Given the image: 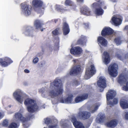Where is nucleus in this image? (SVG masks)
Returning <instances> with one entry per match:
<instances>
[{"label":"nucleus","instance_id":"nucleus-1","mask_svg":"<svg viewBox=\"0 0 128 128\" xmlns=\"http://www.w3.org/2000/svg\"><path fill=\"white\" fill-rule=\"evenodd\" d=\"M50 84L51 85L53 84L54 86L56 88H55V90H50L49 92V95L52 98H53L62 94L63 89L62 88V81L60 79L55 80L53 83Z\"/></svg>","mask_w":128,"mask_h":128},{"label":"nucleus","instance_id":"nucleus-2","mask_svg":"<svg viewBox=\"0 0 128 128\" xmlns=\"http://www.w3.org/2000/svg\"><path fill=\"white\" fill-rule=\"evenodd\" d=\"M116 94V92L114 90H110L108 91L106 95L107 104H117L118 100L117 98H114L113 102L110 101V100L113 99Z\"/></svg>","mask_w":128,"mask_h":128},{"label":"nucleus","instance_id":"nucleus-3","mask_svg":"<svg viewBox=\"0 0 128 128\" xmlns=\"http://www.w3.org/2000/svg\"><path fill=\"white\" fill-rule=\"evenodd\" d=\"M118 67V64L114 63L110 64L109 66L108 70L109 74L111 76L115 77L117 75Z\"/></svg>","mask_w":128,"mask_h":128},{"label":"nucleus","instance_id":"nucleus-4","mask_svg":"<svg viewBox=\"0 0 128 128\" xmlns=\"http://www.w3.org/2000/svg\"><path fill=\"white\" fill-rule=\"evenodd\" d=\"M96 72V70L94 65H91L89 68H86L84 76L85 78L87 79L89 78Z\"/></svg>","mask_w":128,"mask_h":128},{"label":"nucleus","instance_id":"nucleus-5","mask_svg":"<svg viewBox=\"0 0 128 128\" xmlns=\"http://www.w3.org/2000/svg\"><path fill=\"white\" fill-rule=\"evenodd\" d=\"M92 6L95 9V14L98 16L102 15L104 13V10L102 8L101 4H98L96 2L93 3Z\"/></svg>","mask_w":128,"mask_h":128},{"label":"nucleus","instance_id":"nucleus-6","mask_svg":"<svg viewBox=\"0 0 128 128\" xmlns=\"http://www.w3.org/2000/svg\"><path fill=\"white\" fill-rule=\"evenodd\" d=\"M90 112L86 111H80L76 115L77 118H81L85 120L90 118Z\"/></svg>","mask_w":128,"mask_h":128},{"label":"nucleus","instance_id":"nucleus-7","mask_svg":"<svg viewBox=\"0 0 128 128\" xmlns=\"http://www.w3.org/2000/svg\"><path fill=\"white\" fill-rule=\"evenodd\" d=\"M106 80L102 77L100 76L99 78V80L97 82V84L98 87L101 88L100 89V92H103L104 89L106 86Z\"/></svg>","mask_w":128,"mask_h":128},{"label":"nucleus","instance_id":"nucleus-8","mask_svg":"<svg viewBox=\"0 0 128 128\" xmlns=\"http://www.w3.org/2000/svg\"><path fill=\"white\" fill-rule=\"evenodd\" d=\"M12 61L10 58L5 57L0 58V64L3 67H6L8 64L12 62Z\"/></svg>","mask_w":128,"mask_h":128},{"label":"nucleus","instance_id":"nucleus-9","mask_svg":"<svg viewBox=\"0 0 128 128\" xmlns=\"http://www.w3.org/2000/svg\"><path fill=\"white\" fill-rule=\"evenodd\" d=\"M114 32L113 30L110 27H105L102 31L101 34L103 36L112 35Z\"/></svg>","mask_w":128,"mask_h":128},{"label":"nucleus","instance_id":"nucleus-10","mask_svg":"<svg viewBox=\"0 0 128 128\" xmlns=\"http://www.w3.org/2000/svg\"><path fill=\"white\" fill-rule=\"evenodd\" d=\"M87 41L86 37L83 35H81L78 39L76 42V44L82 46H86Z\"/></svg>","mask_w":128,"mask_h":128},{"label":"nucleus","instance_id":"nucleus-11","mask_svg":"<svg viewBox=\"0 0 128 128\" xmlns=\"http://www.w3.org/2000/svg\"><path fill=\"white\" fill-rule=\"evenodd\" d=\"M80 66L77 65L72 67L70 72V75L72 76L74 74L77 75L79 74L81 71Z\"/></svg>","mask_w":128,"mask_h":128},{"label":"nucleus","instance_id":"nucleus-12","mask_svg":"<svg viewBox=\"0 0 128 128\" xmlns=\"http://www.w3.org/2000/svg\"><path fill=\"white\" fill-rule=\"evenodd\" d=\"M21 8L22 12L26 15H29L30 14L32 7L30 5L24 4L22 5Z\"/></svg>","mask_w":128,"mask_h":128},{"label":"nucleus","instance_id":"nucleus-13","mask_svg":"<svg viewBox=\"0 0 128 128\" xmlns=\"http://www.w3.org/2000/svg\"><path fill=\"white\" fill-rule=\"evenodd\" d=\"M62 30L63 35L64 36L67 35L70 32V29L69 26L66 22L63 23Z\"/></svg>","mask_w":128,"mask_h":128},{"label":"nucleus","instance_id":"nucleus-14","mask_svg":"<svg viewBox=\"0 0 128 128\" xmlns=\"http://www.w3.org/2000/svg\"><path fill=\"white\" fill-rule=\"evenodd\" d=\"M82 51V48L79 46L72 48L70 51L71 54L74 55H77L81 54Z\"/></svg>","mask_w":128,"mask_h":128},{"label":"nucleus","instance_id":"nucleus-15","mask_svg":"<svg viewBox=\"0 0 128 128\" xmlns=\"http://www.w3.org/2000/svg\"><path fill=\"white\" fill-rule=\"evenodd\" d=\"M13 120L18 122L20 121L24 122L26 120L25 118H24L20 113H17L15 114L13 118Z\"/></svg>","mask_w":128,"mask_h":128},{"label":"nucleus","instance_id":"nucleus-16","mask_svg":"<svg viewBox=\"0 0 128 128\" xmlns=\"http://www.w3.org/2000/svg\"><path fill=\"white\" fill-rule=\"evenodd\" d=\"M98 42L99 44L101 45L102 46L106 47L108 44V41L105 38L102 36H99L97 39Z\"/></svg>","mask_w":128,"mask_h":128},{"label":"nucleus","instance_id":"nucleus-17","mask_svg":"<svg viewBox=\"0 0 128 128\" xmlns=\"http://www.w3.org/2000/svg\"><path fill=\"white\" fill-rule=\"evenodd\" d=\"M73 97V95L72 94H70L67 97L65 98L64 100L63 98H61L60 100V102L62 103H71Z\"/></svg>","mask_w":128,"mask_h":128},{"label":"nucleus","instance_id":"nucleus-18","mask_svg":"<svg viewBox=\"0 0 128 128\" xmlns=\"http://www.w3.org/2000/svg\"><path fill=\"white\" fill-rule=\"evenodd\" d=\"M118 123V121L116 120H113L108 122L105 124V125L107 127L113 128L115 127Z\"/></svg>","mask_w":128,"mask_h":128},{"label":"nucleus","instance_id":"nucleus-19","mask_svg":"<svg viewBox=\"0 0 128 128\" xmlns=\"http://www.w3.org/2000/svg\"><path fill=\"white\" fill-rule=\"evenodd\" d=\"M80 12L83 14L87 16L91 15V12L90 9L87 7L84 6L80 10Z\"/></svg>","mask_w":128,"mask_h":128},{"label":"nucleus","instance_id":"nucleus-20","mask_svg":"<svg viewBox=\"0 0 128 128\" xmlns=\"http://www.w3.org/2000/svg\"><path fill=\"white\" fill-rule=\"evenodd\" d=\"M127 76L126 74H120L118 78V82L122 84L126 82L127 80Z\"/></svg>","mask_w":128,"mask_h":128},{"label":"nucleus","instance_id":"nucleus-21","mask_svg":"<svg viewBox=\"0 0 128 128\" xmlns=\"http://www.w3.org/2000/svg\"><path fill=\"white\" fill-rule=\"evenodd\" d=\"M88 96V94H84L81 96L77 97L75 99V101L76 103L79 102L86 99Z\"/></svg>","mask_w":128,"mask_h":128},{"label":"nucleus","instance_id":"nucleus-22","mask_svg":"<svg viewBox=\"0 0 128 128\" xmlns=\"http://www.w3.org/2000/svg\"><path fill=\"white\" fill-rule=\"evenodd\" d=\"M38 108L37 104H29L27 106V109L28 112L32 113L36 111Z\"/></svg>","mask_w":128,"mask_h":128},{"label":"nucleus","instance_id":"nucleus-23","mask_svg":"<svg viewBox=\"0 0 128 128\" xmlns=\"http://www.w3.org/2000/svg\"><path fill=\"white\" fill-rule=\"evenodd\" d=\"M103 54L104 56V62L106 65H107L110 61V58L109 54L106 52H104Z\"/></svg>","mask_w":128,"mask_h":128},{"label":"nucleus","instance_id":"nucleus-24","mask_svg":"<svg viewBox=\"0 0 128 128\" xmlns=\"http://www.w3.org/2000/svg\"><path fill=\"white\" fill-rule=\"evenodd\" d=\"M43 4V2L40 0H33L32 1L33 6L36 8L41 7Z\"/></svg>","mask_w":128,"mask_h":128},{"label":"nucleus","instance_id":"nucleus-25","mask_svg":"<svg viewBox=\"0 0 128 128\" xmlns=\"http://www.w3.org/2000/svg\"><path fill=\"white\" fill-rule=\"evenodd\" d=\"M13 96L14 98L18 102L21 103L22 102V100L21 99V96L18 92H16L14 93Z\"/></svg>","mask_w":128,"mask_h":128},{"label":"nucleus","instance_id":"nucleus-26","mask_svg":"<svg viewBox=\"0 0 128 128\" xmlns=\"http://www.w3.org/2000/svg\"><path fill=\"white\" fill-rule=\"evenodd\" d=\"M100 106L99 104H93L88 108V109L92 113H93L98 109Z\"/></svg>","mask_w":128,"mask_h":128},{"label":"nucleus","instance_id":"nucleus-27","mask_svg":"<svg viewBox=\"0 0 128 128\" xmlns=\"http://www.w3.org/2000/svg\"><path fill=\"white\" fill-rule=\"evenodd\" d=\"M112 20L116 26H118L120 25L121 24L122 20L121 18H117L116 16H114L112 18Z\"/></svg>","mask_w":128,"mask_h":128},{"label":"nucleus","instance_id":"nucleus-28","mask_svg":"<svg viewBox=\"0 0 128 128\" xmlns=\"http://www.w3.org/2000/svg\"><path fill=\"white\" fill-rule=\"evenodd\" d=\"M55 9L58 12L61 13H64V12L68 11L67 9H64L63 8L62 6L59 4H56L55 6Z\"/></svg>","mask_w":128,"mask_h":128},{"label":"nucleus","instance_id":"nucleus-29","mask_svg":"<svg viewBox=\"0 0 128 128\" xmlns=\"http://www.w3.org/2000/svg\"><path fill=\"white\" fill-rule=\"evenodd\" d=\"M104 118V114L100 113L98 115L96 120V122L98 123L102 122L103 121Z\"/></svg>","mask_w":128,"mask_h":128},{"label":"nucleus","instance_id":"nucleus-30","mask_svg":"<svg viewBox=\"0 0 128 128\" xmlns=\"http://www.w3.org/2000/svg\"><path fill=\"white\" fill-rule=\"evenodd\" d=\"M24 104H36L35 100L30 98H26L24 101Z\"/></svg>","mask_w":128,"mask_h":128},{"label":"nucleus","instance_id":"nucleus-31","mask_svg":"<svg viewBox=\"0 0 128 128\" xmlns=\"http://www.w3.org/2000/svg\"><path fill=\"white\" fill-rule=\"evenodd\" d=\"M74 125L76 128H87L85 127L80 122H74Z\"/></svg>","mask_w":128,"mask_h":128},{"label":"nucleus","instance_id":"nucleus-32","mask_svg":"<svg viewBox=\"0 0 128 128\" xmlns=\"http://www.w3.org/2000/svg\"><path fill=\"white\" fill-rule=\"evenodd\" d=\"M64 4L66 6H74L75 8H76V6L74 5V3L70 0H66L65 1Z\"/></svg>","mask_w":128,"mask_h":128},{"label":"nucleus","instance_id":"nucleus-33","mask_svg":"<svg viewBox=\"0 0 128 128\" xmlns=\"http://www.w3.org/2000/svg\"><path fill=\"white\" fill-rule=\"evenodd\" d=\"M34 25L36 29L41 28L42 27V24L40 21L37 20L35 21Z\"/></svg>","mask_w":128,"mask_h":128},{"label":"nucleus","instance_id":"nucleus-34","mask_svg":"<svg viewBox=\"0 0 128 128\" xmlns=\"http://www.w3.org/2000/svg\"><path fill=\"white\" fill-rule=\"evenodd\" d=\"M33 30V28L32 27L28 26L26 28V29L24 33L28 36H30V32Z\"/></svg>","mask_w":128,"mask_h":128},{"label":"nucleus","instance_id":"nucleus-35","mask_svg":"<svg viewBox=\"0 0 128 128\" xmlns=\"http://www.w3.org/2000/svg\"><path fill=\"white\" fill-rule=\"evenodd\" d=\"M60 30V28H56L52 32V34L54 36H56L59 34V31Z\"/></svg>","mask_w":128,"mask_h":128},{"label":"nucleus","instance_id":"nucleus-36","mask_svg":"<svg viewBox=\"0 0 128 128\" xmlns=\"http://www.w3.org/2000/svg\"><path fill=\"white\" fill-rule=\"evenodd\" d=\"M18 126L17 124L15 123H12L8 126V128H17Z\"/></svg>","mask_w":128,"mask_h":128},{"label":"nucleus","instance_id":"nucleus-37","mask_svg":"<svg viewBox=\"0 0 128 128\" xmlns=\"http://www.w3.org/2000/svg\"><path fill=\"white\" fill-rule=\"evenodd\" d=\"M55 40H56V42L55 43V46L57 49H58L59 47V38L58 37L56 38Z\"/></svg>","mask_w":128,"mask_h":128},{"label":"nucleus","instance_id":"nucleus-38","mask_svg":"<svg viewBox=\"0 0 128 128\" xmlns=\"http://www.w3.org/2000/svg\"><path fill=\"white\" fill-rule=\"evenodd\" d=\"M44 121L45 123L46 124H48L52 122V121L51 119L48 118L44 119Z\"/></svg>","mask_w":128,"mask_h":128},{"label":"nucleus","instance_id":"nucleus-39","mask_svg":"<svg viewBox=\"0 0 128 128\" xmlns=\"http://www.w3.org/2000/svg\"><path fill=\"white\" fill-rule=\"evenodd\" d=\"M8 120H4L2 123V125L3 126H7L8 124Z\"/></svg>","mask_w":128,"mask_h":128},{"label":"nucleus","instance_id":"nucleus-40","mask_svg":"<svg viewBox=\"0 0 128 128\" xmlns=\"http://www.w3.org/2000/svg\"><path fill=\"white\" fill-rule=\"evenodd\" d=\"M114 42L118 44H120L121 43L120 39L118 38H116L114 40Z\"/></svg>","mask_w":128,"mask_h":128},{"label":"nucleus","instance_id":"nucleus-41","mask_svg":"<svg viewBox=\"0 0 128 128\" xmlns=\"http://www.w3.org/2000/svg\"><path fill=\"white\" fill-rule=\"evenodd\" d=\"M120 104H128V103L126 100L125 99H122L120 101Z\"/></svg>","mask_w":128,"mask_h":128},{"label":"nucleus","instance_id":"nucleus-42","mask_svg":"<svg viewBox=\"0 0 128 128\" xmlns=\"http://www.w3.org/2000/svg\"><path fill=\"white\" fill-rule=\"evenodd\" d=\"M72 84H73L76 86H77L79 84V82L76 79H74L73 80Z\"/></svg>","mask_w":128,"mask_h":128},{"label":"nucleus","instance_id":"nucleus-43","mask_svg":"<svg viewBox=\"0 0 128 128\" xmlns=\"http://www.w3.org/2000/svg\"><path fill=\"white\" fill-rule=\"evenodd\" d=\"M123 89L126 91L128 90V82L126 83V86H124L123 87Z\"/></svg>","mask_w":128,"mask_h":128},{"label":"nucleus","instance_id":"nucleus-44","mask_svg":"<svg viewBox=\"0 0 128 128\" xmlns=\"http://www.w3.org/2000/svg\"><path fill=\"white\" fill-rule=\"evenodd\" d=\"M121 108L123 109L128 108V104H120Z\"/></svg>","mask_w":128,"mask_h":128},{"label":"nucleus","instance_id":"nucleus-45","mask_svg":"<svg viewBox=\"0 0 128 128\" xmlns=\"http://www.w3.org/2000/svg\"><path fill=\"white\" fill-rule=\"evenodd\" d=\"M72 122L73 123V124H74V122H78V121H76V118L73 116L72 118Z\"/></svg>","mask_w":128,"mask_h":128},{"label":"nucleus","instance_id":"nucleus-46","mask_svg":"<svg viewBox=\"0 0 128 128\" xmlns=\"http://www.w3.org/2000/svg\"><path fill=\"white\" fill-rule=\"evenodd\" d=\"M124 118L126 120H128V112H125Z\"/></svg>","mask_w":128,"mask_h":128},{"label":"nucleus","instance_id":"nucleus-47","mask_svg":"<svg viewBox=\"0 0 128 128\" xmlns=\"http://www.w3.org/2000/svg\"><path fill=\"white\" fill-rule=\"evenodd\" d=\"M49 128H58L57 126L55 124L54 125H52L48 126Z\"/></svg>","mask_w":128,"mask_h":128},{"label":"nucleus","instance_id":"nucleus-48","mask_svg":"<svg viewBox=\"0 0 128 128\" xmlns=\"http://www.w3.org/2000/svg\"><path fill=\"white\" fill-rule=\"evenodd\" d=\"M83 24L84 26V27L85 28H88L89 27V24L88 23H84Z\"/></svg>","mask_w":128,"mask_h":128},{"label":"nucleus","instance_id":"nucleus-49","mask_svg":"<svg viewBox=\"0 0 128 128\" xmlns=\"http://www.w3.org/2000/svg\"><path fill=\"white\" fill-rule=\"evenodd\" d=\"M62 128H69V126L68 125L66 124H62Z\"/></svg>","mask_w":128,"mask_h":128},{"label":"nucleus","instance_id":"nucleus-50","mask_svg":"<svg viewBox=\"0 0 128 128\" xmlns=\"http://www.w3.org/2000/svg\"><path fill=\"white\" fill-rule=\"evenodd\" d=\"M38 60V58H36L33 60V62L34 63H36Z\"/></svg>","mask_w":128,"mask_h":128},{"label":"nucleus","instance_id":"nucleus-51","mask_svg":"<svg viewBox=\"0 0 128 128\" xmlns=\"http://www.w3.org/2000/svg\"><path fill=\"white\" fill-rule=\"evenodd\" d=\"M115 56L118 58L120 60L121 59L122 57L119 54H116Z\"/></svg>","mask_w":128,"mask_h":128},{"label":"nucleus","instance_id":"nucleus-52","mask_svg":"<svg viewBox=\"0 0 128 128\" xmlns=\"http://www.w3.org/2000/svg\"><path fill=\"white\" fill-rule=\"evenodd\" d=\"M97 2H96L98 4H101V6H102V3L101 1L100 0H95Z\"/></svg>","mask_w":128,"mask_h":128},{"label":"nucleus","instance_id":"nucleus-53","mask_svg":"<svg viewBox=\"0 0 128 128\" xmlns=\"http://www.w3.org/2000/svg\"><path fill=\"white\" fill-rule=\"evenodd\" d=\"M58 20H60V22H61L59 18L58 19H54V22L55 23H56L58 21Z\"/></svg>","mask_w":128,"mask_h":128},{"label":"nucleus","instance_id":"nucleus-54","mask_svg":"<svg viewBox=\"0 0 128 128\" xmlns=\"http://www.w3.org/2000/svg\"><path fill=\"white\" fill-rule=\"evenodd\" d=\"M24 72L26 73H29L30 72V71L27 69H25L24 70Z\"/></svg>","mask_w":128,"mask_h":128},{"label":"nucleus","instance_id":"nucleus-55","mask_svg":"<svg viewBox=\"0 0 128 128\" xmlns=\"http://www.w3.org/2000/svg\"><path fill=\"white\" fill-rule=\"evenodd\" d=\"M23 125L25 127V128H27L28 126V124H24V123H23Z\"/></svg>","mask_w":128,"mask_h":128},{"label":"nucleus","instance_id":"nucleus-56","mask_svg":"<svg viewBox=\"0 0 128 128\" xmlns=\"http://www.w3.org/2000/svg\"><path fill=\"white\" fill-rule=\"evenodd\" d=\"M4 116V115L2 114L0 112V119L2 118Z\"/></svg>","mask_w":128,"mask_h":128},{"label":"nucleus","instance_id":"nucleus-57","mask_svg":"<svg viewBox=\"0 0 128 128\" xmlns=\"http://www.w3.org/2000/svg\"><path fill=\"white\" fill-rule=\"evenodd\" d=\"M124 29L126 30H128V25L126 26H125Z\"/></svg>","mask_w":128,"mask_h":128},{"label":"nucleus","instance_id":"nucleus-58","mask_svg":"<svg viewBox=\"0 0 128 128\" xmlns=\"http://www.w3.org/2000/svg\"><path fill=\"white\" fill-rule=\"evenodd\" d=\"M42 54H41V53H39L38 54H37V55L38 56H40L42 55Z\"/></svg>","mask_w":128,"mask_h":128},{"label":"nucleus","instance_id":"nucleus-59","mask_svg":"<svg viewBox=\"0 0 128 128\" xmlns=\"http://www.w3.org/2000/svg\"><path fill=\"white\" fill-rule=\"evenodd\" d=\"M77 1L79 2H82L83 0H76Z\"/></svg>","mask_w":128,"mask_h":128},{"label":"nucleus","instance_id":"nucleus-60","mask_svg":"<svg viewBox=\"0 0 128 128\" xmlns=\"http://www.w3.org/2000/svg\"><path fill=\"white\" fill-rule=\"evenodd\" d=\"M73 61L74 62V63H76V60H73Z\"/></svg>","mask_w":128,"mask_h":128},{"label":"nucleus","instance_id":"nucleus-61","mask_svg":"<svg viewBox=\"0 0 128 128\" xmlns=\"http://www.w3.org/2000/svg\"><path fill=\"white\" fill-rule=\"evenodd\" d=\"M106 6H105L104 8V9H106Z\"/></svg>","mask_w":128,"mask_h":128},{"label":"nucleus","instance_id":"nucleus-62","mask_svg":"<svg viewBox=\"0 0 128 128\" xmlns=\"http://www.w3.org/2000/svg\"><path fill=\"white\" fill-rule=\"evenodd\" d=\"M41 31H43V29H42L41 30Z\"/></svg>","mask_w":128,"mask_h":128},{"label":"nucleus","instance_id":"nucleus-63","mask_svg":"<svg viewBox=\"0 0 128 128\" xmlns=\"http://www.w3.org/2000/svg\"><path fill=\"white\" fill-rule=\"evenodd\" d=\"M55 120L56 122V123H58V121H57V120Z\"/></svg>","mask_w":128,"mask_h":128},{"label":"nucleus","instance_id":"nucleus-64","mask_svg":"<svg viewBox=\"0 0 128 128\" xmlns=\"http://www.w3.org/2000/svg\"><path fill=\"white\" fill-rule=\"evenodd\" d=\"M41 90H42V89H41L40 90V91H40V92L41 91Z\"/></svg>","mask_w":128,"mask_h":128}]
</instances>
